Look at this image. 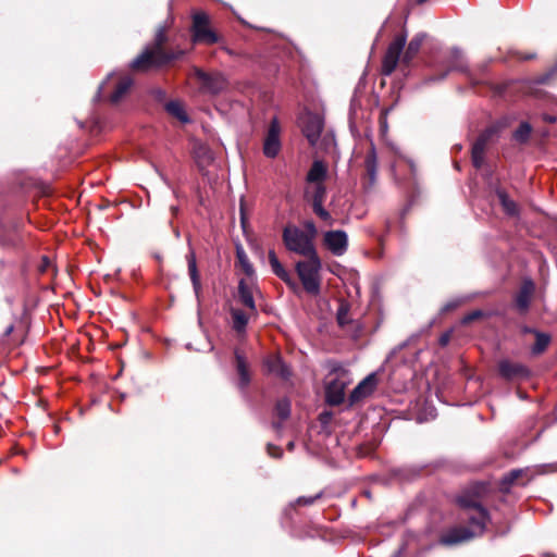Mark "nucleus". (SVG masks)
Instances as JSON below:
<instances>
[{
	"instance_id": "nucleus-1",
	"label": "nucleus",
	"mask_w": 557,
	"mask_h": 557,
	"mask_svg": "<svg viewBox=\"0 0 557 557\" xmlns=\"http://www.w3.org/2000/svg\"><path fill=\"white\" fill-rule=\"evenodd\" d=\"M457 503L460 507L471 511V513L468 515L470 528L456 527L448 530L441 537V543L444 545L460 544L481 535L488 521L486 509L483 508L476 499L469 496H459Z\"/></svg>"
},
{
	"instance_id": "nucleus-2",
	"label": "nucleus",
	"mask_w": 557,
	"mask_h": 557,
	"mask_svg": "<svg viewBox=\"0 0 557 557\" xmlns=\"http://www.w3.org/2000/svg\"><path fill=\"white\" fill-rule=\"evenodd\" d=\"M165 40L166 36L164 29H159L153 45L146 48L137 58H135L131 63V67L136 71L145 72L153 67L162 66L172 60L180 58L183 54V51H164L163 44Z\"/></svg>"
},
{
	"instance_id": "nucleus-3",
	"label": "nucleus",
	"mask_w": 557,
	"mask_h": 557,
	"mask_svg": "<svg viewBox=\"0 0 557 557\" xmlns=\"http://www.w3.org/2000/svg\"><path fill=\"white\" fill-rule=\"evenodd\" d=\"M321 260L318 255L308 257L307 260L296 263V271L301 281L304 289L311 295L320 293V270Z\"/></svg>"
},
{
	"instance_id": "nucleus-4",
	"label": "nucleus",
	"mask_w": 557,
	"mask_h": 557,
	"mask_svg": "<svg viewBox=\"0 0 557 557\" xmlns=\"http://www.w3.org/2000/svg\"><path fill=\"white\" fill-rule=\"evenodd\" d=\"M283 242L287 250L306 258L318 255L310 235L305 234L297 226H285L283 230Z\"/></svg>"
},
{
	"instance_id": "nucleus-5",
	"label": "nucleus",
	"mask_w": 557,
	"mask_h": 557,
	"mask_svg": "<svg viewBox=\"0 0 557 557\" xmlns=\"http://www.w3.org/2000/svg\"><path fill=\"white\" fill-rule=\"evenodd\" d=\"M350 383L347 370L334 369L325 387L326 401L332 406L341 405L345 399V388Z\"/></svg>"
},
{
	"instance_id": "nucleus-6",
	"label": "nucleus",
	"mask_w": 557,
	"mask_h": 557,
	"mask_svg": "<svg viewBox=\"0 0 557 557\" xmlns=\"http://www.w3.org/2000/svg\"><path fill=\"white\" fill-rule=\"evenodd\" d=\"M193 41L197 44L213 45L219 42V36L210 28L209 15L198 11L193 14Z\"/></svg>"
},
{
	"instance_id": "nucleus-7",
	"label": "nucleus",
	"mask_w": 557,
	"mask_h": 557,
	"mask_svg": "<svg viewBox=\"0 0 557 557\" xmlns=\"http://www.w3.org/2000/svg\"><path fill=\"white\" fill-rule=\"evenodd\" d=\"M305 198L310 201L313 212L329 225L333 224V218L323 207L326 198L325 184H307L305 188Z\"/></svg>"
},
{
	"instance_id": "nucleus-8",
	"label": "nucleus",
	"mask_w": 557,
	"mask_h": 557,
	"mask_svg": "<svg viewBox=\"0 0 557 557\" xmlns=\"http://www.w3.org/2000/svg\"><path fill=\"white\" fill-rule=\"evenodd\" d=\"M502 126L494 124L485 128L476 138L472 146V163L476 169H480L484 163V153L486 146L498 136Z\"/></svg>"
},
{
	"instance_id": "nucleus-9",
	"label": "nucleus",
	"mask_w": 557,
	"mask_h": 557,
	"mask_svg": "<svg viewBox=\"0 0 557 557\" xmlns=\"http://www.w3.org/2000/svg\"><path fill=\"white\" fill-rule=\"evenodd\" d=\"M406 35H399L389 44L387 51L383 58L382 74L391 75L395 71L399 62L401 51L406 45Z\"/></svg>"
},
{
	"instance_id": "nucleus-10",
	"label": "nucleus",
	"mask_w": 557,
	"mask_h": 557,
	"mask_svg": "<svg viewBox=\"0 0 557 557\" xmlns=\"http://www.w3.org/2000/svg\"><path fill=\"white\" fill-rule=\"evenodd\" d=\"M406 35H399L389 44L387 51L383 58L382 74L391 75L395 71L399 62L401 51L406 45Z\"/></svg>"
},
{
	"instance_id": "nucleus-11",
	"label": "nucleus",
	"mask_w": 557,
	"mask_h": 557,
	"mask_svg": "<svg viewBox=\"0 0 557 557\" xmlns=\"http://www.w3.org/2000/svg\"><path fill=\"white\" fill-rule=\"evenodd\" d=\"M443 67L444 71L438 76H431L428 82L442 81L451 71L465 72L467 70V63L463 59L462 52L457 48L450 49L445 57Z\"/></svg>"
},
{
	"instance_id": "nucleus-12",
	"label": "nucleus",
	"mask_w": 557,
	"mask_h": 557,
	"mask_svg": "<svg viewBox=\"0 0 557 557\" xmlns=\"http://www.w3.org/2000/svg\"><path fill=\"white\" fill-rule=\"evenodd\" d=\"M193 75L201 83V88L207 92L219 94L225 88V78L220 73L209 74L199 67H194Z\"/></svg>"
},
{
	"instance_id": "nucleus-13",
	"label": "nucleus",
	"mask_w": 557,
	"mask_h": 557,
	"mask_svg": "<svg viewBox=\"0 0 557 557\" xmlns=\"http://www.w3.org/2000/svg\"><path fill=\"white\" fill-rule=\"evenodd\" d=\"M281 126L276 117L270 124L263 143V153L268 158H275L281 150Z\"/></svg>"
},
{
	"instance_id": "nucleus-14",
	"label": "nucleus",
	"mask_w": 557,
	"mask_h": 557,
	"mask_svg": "<svg viewBox=\"0 0 557 557\" xmlns=\"http://www.w3.org/2000/svg\"><path fill=\"white\" fill-rule=\"evenodd\" d=\"M323 242L326 248L335 256L344 255L348 247L347 234L341 230L325 232Z\"/></svg>"
},
{
	"instance_id": "nucleus-15",
	"label": "nucleus",
	"mask_w": 557,
	"mask_h": 557,
	"mask_svg": "<svg viewBox=\"0 0 557 557\" xmlns=\"http://www.w3.org/2000/svg\"><path fill=\"white\" fill-rule=\"evenodd\" d=\"M323 119L319 114L308 113L302 119V132L311 145H315L323 131Z\"/></svg>"
},
{
	"instance_id": "nucleus-16",
	"label": "nucleus",
	"mask_w": 557,
	"mask_h": 557,
	"mask_svg": "<svg viewBox=\"0 0 557 557\" xmlns=\"http://www.w3.org/2000/svg\"><path fill=\"white\" fill-rule=\"evenodd\" d=\"M498 371L506 380L523 379L529 375V370L523 364L506 359L499 361Z\"/></svg>"
},
{
	"instance_id": "nucleus-17",
	"label": "nucleus",
	"mask_w": 557,
	"mask_h": 557,
	"mask_svg": "<svg viewBox=\"0 0 557 557\" xmlns=\"http://www.w3.org/2000/svg\"><path fill=\"white\" fill-rule=\"evenodd\" d=\"M253 288H255V276L244 277L238 282V299L239 301L250 310L256 309L253 300Z\"/></svg>"
},
{
	"instance_id": "nucleus-18",
	"label": "nucleus",
	"mask_w": 557,
	"mask_h": 557,
	"mask_svg": "<svg viewBox=\"0 0 557 557\" xmlns=\"http://www.w3.org/2000/svg\"><path fill=\"white\" fill-rule=\"evenodd\" d=\"M376 386V376L375 374H369L364 377L351 392L349 396V400L351 404H355L362 398L371 395Z\"/></svg>"
},
{
	"instance_id": "nucleus-19",
	"label": "nucleus",
	"mask_w": 557,
	"mask_h": 557,
	"mask_svg": "<svg viewBox=\"0 0 557 557\" xmlns=\"http://www.w3.org/2000/svg\"><path fill=\"white\" fill-rule=\"evenodd\" d=\"M269 263L271 265L273 273L277 277H280L282 281H284L290 288H293V289L298 288L297 283L292 278L289 273L284 269V267L278 261L274 250L269 251Z\"/></svg>"
},
{
	"instance_id": "nucleus-20",
	"label": "nucleus",
	"mask_w": 557,
	"mask_h": 557,
	"mask_svg": "<svg viewBox=\"0 0 557 557\" xmlns=\"http://www.w3.org/2000/svg\"><path fill=\"white\" fill-rule=\"evenodd\" d=\"M327 177V166L321 160H314L306 175L307 184H324Z\"/></svg>"
},
{
	"instance_id": "nucleus-21",
	"label": "nucleus",
	"mask_w": 557,
	"mask_h": 557,
	"mask_svg": "<svg viewBox=\"0 0 557 557\" xmlns=\"http://www.w3.org/2000/svg\"><path fill=\"white\" fill-rule=\"evenodd\" d=\"M533 290L534 284L532 281L527 280L522 283L516 296V307L520 312H525L528 310Z\"/></svg>"
},
{
	"instance_id": "nucleus-22",
	"label": "nucleus",
	"mask_w": 557,
	"mask_h": 557,
	"mask_svg": "<svg viewBox=\"0 0 557 557\" xmlns=\"http://www.w3.org/2000/svg\"><path fill=\"white\" fill-rule=\"evenodd\" d=\"M186 259L188 264V274L193 284L194 293L197 300H199L201 292V282L197 269L196 255L193 249L189 250V253L186 256Z\"/></svg>"
},
{
	"instance_id": "nucleus-23",
	"label": "nucleus",
	"mask_w": 557,
	"mask_h": 557,
	"mask_svg": "<svg viewBox=\"0 0 557 557\" xmlns=\"http://www.w3.org/2000/svg\"><path fill=\"white\" fill-rule=\"evenodd\" d=\"M364 168L368 175V185L372 186L374 185L376 181V172H377V157L375 147L373 144H371V147L369 151L367 152L366 159H364Z\"/></svg>"
},
{
	"instance_id": "nucleus-24",
	"label": "nucleus",
	"mask_w": 557,
	"mask_h": 557,
	"mask_svg": "<svg viewBox=\"0 0 557 557\" xmlns=\"http://www.w3.org/2000/svg\"><path fill=\"white\" fill-rule=\"evenodd\" d=\"M133 85V79L129 76H122L119 78L113 92L110 95V102L113 104L119 103L124 96L128 92Z\"/></svg>"
},
{
	"instance_id": "nucleus-25",
	"label": "nucleus",
	"mask_w": 557,
	"mask_h": 557,
	"mask_svg": "<svg viewBox=\"0 0 557 557\" xmlns=\"http://www.w3.org/2000/svg\"><path fill=\"white\" fill-rule=\"evenodd\" d=\"M236 259L237 264L239 265L243 273H245L246 277L255 276V269L250 263L247 253L245 252L242 245L236 246Z\"/></svg>"
},
{
	"instance_id": "nucleus-26",
	"label": "nucleus",
	"mask_w": 557,
	"mask_h": 557,
	"mask_svg": "<svg viewBox=\"0 0 557 557\" xmlns=\"http://www.w3.org/2000/svg\"><path fill=\"white\" fill-rule=\"evenodd\" d=\"M424 39H425V34H418L410 40V42L405 51V54L403 57L404 63H409L417 55Z\"/></svg>"
},
{
	"instance_id": "nucleus-27",
	"label": "nucleus",
	"mask_w": 557,
	"mask_h": 557,
	"mask_svg": "<svg viewBox=\"0 0 557 557\" xmlns=\"http://www.w3.org/2000/svg\"><path fill=\"white\" fill-rule=\"evenodd\" d=\"M236 368L239 375V387L245 388L250 382V375L248 372L247 363L245 358L238 350L235 351Z\"/></svg>"
},
{
	"instance_id": "nucleus-28",
	"label": "nucleus",
	"mask_w": 557,
	"mask_h": 557,
	"mask_svg": "<svg viewBox=\"0 0 557 557\" xmlns=\"http://www.w3.org/2000/svg\"><path fill=\"white\" fill-rule=\"evenodd\" d=\"M496 196L499 200V203L502 205L503 207V210L508 214V215H511V216H515L518 214V207H517V203L510 199L507 195V193L503 189H497L496 190Z\"/></svg>"
},
{
	"instance_id": "nucleus-29",
	"label": "nucleus",
	"mask_w": 557,
	"mask_h": 557,
	"mask_svg": "<svg viewBox=\"0 0 557 557\" xmlns=\"http://www.w3.org/2000/svg\"><path fill=\"white\" fill-rule=\"evenodd\" d=\"M165 110L170 115L176 117L182 123H187L189 121L185 112V109L180 101L168 102L165 106Z\"/></svg>"
},
{
	"instance_id": "nucleus-30",
	"label": "nucleus",
	"mask_w": 557,
	"mask_h": 557,
	"mask_svg": "<svg viewBox=\"0 0 557 557\" xmlns=\"http://www.w3.org/2000/svg\"><path fill=\"white\" fill-rule=\"evenodd\" d=\"M231 313H232V319H233V329L237 333H243L248 323L247 314L239 309H232Z\"/></svg>"
},
{
	"instance_id": "nucleus-31",
	"label": "nucleus",
	"mask_w": 557,
	"mask_h": 557,
	"mask_svg": "<svg viewBox=\"0 0 557 557\" xmlns=\"http://www.w3.org/2000/svg\"><path fill=\"white\" fill-rule=\"evenodd\" d=\"M535 334V343L531 348L533 355L542 354L548 346L550 342V337L547 334L534 332Z\"/></svg>"
},
{
	"instance_id": "nucleus-32",
	"label": "nucleus",
	"mask_w": 557,
	"mask_h": 557,
	"mask_svg": "<svg viewBox=\"0 0 557 557\" xmlns=\"http://www.w3.org/2000/svg\"><path fill=\"white\" fill-rule=\"evenodd\" d=\"M269 370L285 380L290 376L288 367L280 358L269 362Z\"/></svg>"
},
{
	"instance_id": "nucleus-33",
	"label": "nucleus",
	"mask_w": 557,
	"mask_h": 557,
	"mask_svg": "<svg viewBox=\"0 0 557 557\" xmlns=\"http://www.w3.org/2000/svg\"><path fill=\"white\" fill-rule=\"evenodd\" d=\"M532 127L528 122H522L515 131L512 137L517 143L524 144L529 140Z\"/></svg>"
},
{
	"instance_id": "nucleus-34",
	"label": "nucleus",
	"mask_w": 557,
	"mask_h": 557,
	"mask_svg": "<svg viewBox=\"0 0 557 557\" xmlns=\"http://www.w3.org/2000/svg\"><path fill=\"white\" fill-rule=\"evenodd\" d=\"M275 412L281 420H285L290 414V401L287 398H282L276 403Z\"/></svg>"
},
{
	"instance_id": "nucleus-35",
	"label": "nucleus",
	"mask_w": 557,
	"mask_h": 557,
	"mask_svg": "<svg viewBox=\"0 0 557 557\" xmlns=\"http://www.w3.org/2000/svg\"><path fill=\"white\" fill-rule=\"evenodd\" d=\"M337 322L339 325H345L349 322L348 320V308L342 305L337 311Z\"/></svg>"
},
{
	"instance_id": "nucleus-36",
	"label": "nucleus",
	"mask_w": 557,
	"mask_h": 557,
	"mask_svg": "<svg viewBox=\"0 0 557 557\" xmlns=\"http://www.w3.org/2000/svg\"><path fill=\"white\" fill-rule=\"evenodd\" d=\"M484 312L482 310H474L468 314H466L462 320H461V323L462 324H469L471 323L472 321L476 320V319H480L482 317H484Z\"/></svg>"
},
{
	"instance_id": "nucleus-37",
	"label": "nucleus",
	"mask_w": 557,
	"mask_h": 557,
	"mask_svg": "<svg viewBox=\"0 0 557 557\" xmlns=\"http://www.w3.org/2000/svg\"><path fill=\"white\" fill-rule=\"evenodd\" d=\"M320 497L321 493H318L314 496H301L296 499V504L300 506H309L312 505Z\"/></svg>"
},
{
	"instance_id": "nucleus-38",
	"label": "nucleus",
	"mask_w": 557,
	"mask_h": 557,
	"mask_svg": "<svg viewBox=\"0 0 557 557\" xmlns=\"http://www.w3.org/2000/svg\"><path fill=\"white\" fill-rule=\"evenodd\" d=\"M304 226H305V234L307 235H310V239L314 240L317 234H318V230L315 227V224L312 222V221H306L304 223Z\"/></svg>"
},
{
	"instance_id": "nucleus-39",
	"label": "nucleus",
	"mask_w": 557,
	"mask_h": 557,
	"mask_svg": "<svg viewBox=\"0 0 557 557\" xmlns=\"http://www.w3.org/2000/svg\"><path fill=\"white\" fill-rule=\"evenodd\" d=\"M268 453L272 457L278 458L282 455V449L280 447H276V446L268 445Z\"/></svg>"
},
{
	"instance_id": "nucleus-40",
	"label": "nucleus",
	"mask_w": 557,
	"mask_h": 557,
	"mask_svg": "<svg viewBox=\"0 0 557 557\" xmlns=\"http://www.w3.org/2000/svg\"><path fill=\"white\" fill-rule=\"evenodd\" d=\"M521 471L520 470H513L509 473V475L506 478V481H508L509 483H512L517 480V478L520 475Z\"/></svg>"
},
{
	"instance_id": "nucleus-41",
	"label": "nucleus",
	"mask_w": 557,
	"mask_h": 557,
	"mask_svg": "<svg viewBox=\"0 0 557 557\" xmlns=\"http://www.w3.org/2000/svg\"><path fill=\"white\" fill-rule=\"evenodd\" d=\"M450 339V333H445L440 337V345L446 346L449 343Z\"/></svg>"
},
{
	"instance_id": "nucleus-42",
	"label": "nucleus",
	"mask_w": 557,
	"mask_h": 557,
	"mask_svg": "<svg viewBox=\"0 0 557 557\" xmlns=\"http://www.w3.org/2000/svg\"><path fill=\"white\" fill-rule=\"evenodd\" d=\"M106 84H107V82H104L102 85L99 86V90H98L97 96H96L97 99L100 97V94L104 89V85Z\"/></svg>"
},
{
	"instance_id": "nucleus-43",
	"label": "nucleus",
	"mask_w": 557,
	"mask_h": 557,
	"mask_svg": "<svg viewBox=\"0 0 557 557\" xmlns=\"http://www.w3.org/2000/svg\"><path fill=\"white\" fill-rule=\"evenodd\" d=\"M546 120H547L548 122H555V117H552V116H547V117H546Z\"/></svg>"
},
{
	"instance_id": "nucleus-44",
	"label": "nucleus",
	"mask_w": 557,
	"mask_h": 557,
	"mask_svg": "<svg viewBox=\"0 0 557 557\" xmlns=\"http://www.w3.org/2000/svg\"><path fill=\"white\" fill-rule=\"evenodd\" d=\"M293 447H294V443H293V442H290V443L288 444V449H293Z\"/></svg>"
},
{
	"instance_id": "nucleus-45",
	"label": "nucleus",
	"mask_w": 557,
	"mask_h": 557,
	"mask_svg": "<svg viewBox=\"0 0 557 557\" xmlns=\"http://www.w3.org/2000/svg\"><path fill=\"white\" fill-rule=\"evenodd\" d=\"M274 426H275L276 429H280V428H281V423H274Z\"/></svg>"
},
{
	"instance_id": "nucleus-46",
	"label": "nucleus",
	"mask_w": 557,
	"mask_h": 557,
	"mask_svg": "<svg viewBox=\"0 0 557 557\" xmlns=\"http://www.w3.org/2000/svg\"><path fill=\"white\" fill-rule=\"evenodd\" d=\"M113 75H114L113 73H112V74H109L107 79H108V81H109V79H111V78L113 77Z\"/></svg>"
}]
</instances>
